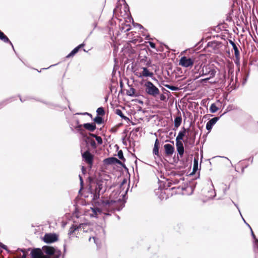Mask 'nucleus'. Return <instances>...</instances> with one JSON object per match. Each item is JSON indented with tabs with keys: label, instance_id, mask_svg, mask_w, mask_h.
Wrapping results in <instances>:
<instances>
[{
	"label": "nucleus",
	"instance_id": "35",
	"mask_svg": "<svg viewBox=\"0 0 258 258\" xmlns=\"http://www.w3.org/2000/svg\"><path fill=\"white\" fill-rule=\"evenodd\" d=\"M36 100L37 101H39V102H41L43 103V104H45L48 105L50 107H55L59 106L57 104H53L51 102H47L45 100H41V99H36Z\"/></svg>",
	"mask_w": 258,
	"mask_h": 258
},
{
	"label": "nucleus",
	"instance_id": "37",
	"mask_svg": "<svg viewBox=\"0 0 258 258\" xmlns=\"http://www.w3.org/2000/svg\"><path fill=\"white\" fill-rule=\"evenodd\" d=\"M159 188L158 190H164L166 189V182L158 179Z\"/></svg>",
	"mask_w": 258,
	"mask_h": 258
},
{
	"label": "nucleus",
	"instance_id": "32",
	"mask_svg": "<svg viewBox=\"0 0 258 258\" xmlns=\"http://www.w3.org/2000/svg\"><path fill=\"white\" fill-rule=\"evenodd\" d=\"M182 117L181 116L176 117L174 120V127L177 128L181 124Z\"/></svg>",
	"mask_w": 258,
	"mask_h": 258
},
{
	"label": "nucleus",
	"instance_id": "40",
	"mask_svg": "<svg viewBox=\"0 0 258 258\" xmlns=\"http://www.w3.org/2000/svg\"><path fill=\"white\" fill-rule=\"evenodd\" d=\"M163 85L166 87L167 88L171 90V91H178L179 90V88L174 85H170V84H163Z\"/></svg>",
	"mask_w": 258,
	"mask_h": 258
},
{
	"label": "nucleus",
	"instance_id": "45",
	"mask_svg": "<svg viewBox=\"0 0 258 258\" xmlns=\"http://www.w3.org/2000/svg\"><path fill=\"white\" fill-rule=\"evenodd\" d=\"M121 123H118L115 126L111 127L110 130V132L112 133H115L118 131V128L122 125Z\"/></svg>",
	"mask_w": 258,
	"mask_h": 258
},
{
	"label": "nucleus",
	"instance_id": "12",
	"mask_svg": "<svg viewBox=\"0 0 258 258\" xmlns=\"http://www.w3.org/2000/svg\"><path fill=\"white\" fill-rule=\"evenodd\" d=\"M103 162V164L105 165H111L121 163V161L114 157H109L108 158H105Z\"/></svg>",
	"mask_w": 258,
	"mask_h": 258
},
{
	"label": "nucleus",
	"instance_id": "36",
	"mask_svg": "<svg viewBox=\"0 0 258 258\" xmlns=\"http://www.w3.org/2000/svg\"><path fill=\"white\" fill-rule=\"evenodd\" d=\"M233 72H234V66L232 64V67H229L228 71V76L230 78L231 81L233 80Z\"/></svg>",
	"mask_w": 258,
	"mask_h": 258
},
{
	"label": "nucleus",
	"instance_id": "15",
	"mask_svg": "<svg viewBox=\"0 0 258 258\" xmlns=\"http://www.w3.org/2000/svg\"><path fill=\"white\" fill-rule=\"evenodd\" d=\"M163 147L166 156H171L175 151L174 147L171 144H166Z\"/></svg>",
	"mask_w": 258,
	"mask_h": 258
},
{
	"label": "nucleus",
	"instance_id": "46",
	"mask_svg": "<svg viewBox=\"0 0 258 258\" xmlns=\"http://www.w3.org/2000/svg\"><path fill=\"white\" fill-rule=\"evenodd\" d=\"M14 98V97H12L6 99L0 102V108H2L4 107L8 102H11L12 99Z\"/></svg>",
	"mask_w": 258,
	"mask_h": 258
},
{
	"label": "nucleus",
	"instance_id": "44",
	"mask_svg": "<svg viewBox=\"0 0 258 258\" xmlns=\"http://www.w3.org/2000/svg\"><path fill=\"white\" fill-rule=\"evenodd\" d=\"M132 28L130 24L124 25V26H121V31H124V32H126L129 31Z\"/></svg>",
	"mask_w": 258,
	"mask_h": 258
},
{
	"label": "nucleus",
	"instance_id": "60",
	"mask_svg": "<svg viewBox=\"0 0 258 258\" xmlns=\"http://www.w3.org/2000/svg\"><path fill=\"white\" fill-rule=\"evenodd\" d=\"M145 64L147 67H152V61H151V60L150 59H148V60L146 61V62H145Z\"/></svg>",
	"mask_w": 258,
	"mask_h": 258
},
{
	"label": "nucleus",
	"instance_id": "61",
	"mask_svg": "<svg viewBox=\"0 0 258 258\" xmlns=\"http://www.w3.org/2000/svg\"><path fill=\"white\" fill-rule=\"evenodd\" d=\"M87 225V223H81L78 225H77V227L78 228V231L81 229L82 228H84V226Z\"/></svg>",
	"mask_w": 258,
	"mask_h": 258
},
{
	"label": "nucleus",
	"instance_id": "48",
	"mask_svg": "<svg viewBox=\"0 0 258 258\" xmlns=\"http://www.w3.org/2000/svg\"><path fill=\"white\" fill-rule=\"evenodd\" d=\"M196 183L195 185H190L189 186H187V187H183L182 186L181 189L182 190H185L187 188H190L191 191L190 194V195H191L193 193V191L196 187Z\"/></svg>",
	"mask_w": 258,
	"mask_h": 258
},
{
	"label": "nucleus",
	"instance_id": "21",
	"mask_svg": "<svg viewBox=\"0 0 258 258\" xmlns=\"http://www.w3.org/2000/svg\"><path fill=\"white\" fill-rule=\"evenodd\" d=\"M188 130L189 127L186 128L184 126L182 127L176 138V141H184L183 138L185 136L186 131Z\"/></svg>",
	"mask_w": 258,
	"mask_h": 258
},
{
	"label": "nucleus",
	"instance_id": "58",
	"mask_svg": "<svg viewBox=\"0 0 258 258\" xmlns=\"http://www.w3.org/2000/svg\"><path fill=\"white\" fill-rule=\"evenodd\" d=\"M159 95L160 100L162 101H165L167 100L166 97L163 94H160Z\"/></svg>",
	"mask_w": 258,
	"mask_h": 258
},
{
	"label": "nucleus",
	"instance_id": "4",
	"mask_svg": "<svg viewBox=\"0 0 258 258\" xmlns=\"http://www.w3.org/2000/svg\"><path fill=\"white\" fill-rule=\"evenodd\" d=\"M88 181L90 184H95V191L100 192L103 187V180L100 177H97L94 175L93 177L89 176L87 178Z\"/></svg>",
	"mask_w": 258,
	"mask_h": 258
},
{
	"label": "nucleus",
	"instance_id": "38",
	"mask_svg": "<svg viewBox=\"0 0 258 258\" xmlns=\"http://www.w3.org/2000/svg\"><path fill=\"white\" fill-rule=\"evenodd\" d=\"M219 110V108L216 106L215 103H212L210 106L209 110L211 113H214Z\"/></svg>",
	"mask_w": 258,
	"mask_h": 258
},
{
	"label": "nucleus",
	"instance_id": "49",
	"mask_svg": "<svg viewBox=\"0 0 258 258\" xmlns=\"http://www.w3.org/2000/svg\"><path fill=\"white\" fill-rule=\"evenodd\" d=\"M93 19L94 22L92 23V26L94 27L93 30L95 29L97 26V20L98 19V16H95L93 15H92Z\"/></svg>",
	"mask_w": 258,
	"mask_h": 258
},
{
	"label": "nucleus",
	"instance_id": "52",
	"mask_svg": "<svg viewBox=\"0 0 258 258\" xmlns=\"http://www.w3.org/2000/svg\"><path fill=\"white\" fill-rule=\"evenodd\" d=\"M122 2H123L124 7V12L125 13L127 12H130V7L126 3L125 0H121Z\"/></svg>",
	"mask_w": 258,
	"mask_h": 258
},
{
	"label": "nucleus",
	"instance_id": "20",
	"mask_svg": "<svg viewBox=\"0 0 258 258\" xmlns=\"http://www.w3.org/2000/svg\"><path fill=\"white\" fill-rule=\"evenodd\" d=\"M160 146V143L158 139H156L153 149V154L154 155L157 156L158 157H160V154L159 153Z\"/></svg>",
	"mask_w": 258,
	"mask_h": 258
},
{
	"label": "nucleus",
	"instance_id": "1",
	"mask_svg": "<svg viewBox=\"0 0 258 258\" xmlns=\"http://www.w3.org/2000/svg\"><path fill=\"white\" fill-rule=\"evenodd\" d=\"M14 258H60L61 250L56 246L44 245L42 248H18L13 251Z\"/></svg>",
	"mask_w": 258,
	"mask_h": 258
},
{
	"label": "nucleus",
	"instance_id": "50",
	"mask_svg": "<svg viewBox=\"0 0 258 258\" xmlns=\"http://www.w3.org/2000/svg\"><path fill=\"white\" fill-rule=\"evenodd\" d=\"M180 156L179 155L177 154V157H175V155L173 158V161L175 163H177L178 162H180L181 163H183L184 160H180L179 158Z\"/></svg>",
	"mask_w": 258,
	"mask_h": 258
},
{
	"label": "nucleus",
	"instance_id": "39",
	"mask_svg": "<svg viewBox=\"0 0 258 258\" xmlns=\"http://www.w3.org/2000/svg\"><path fill=\"white\" fill-rule=\"evenodd\" d=\"M76 231H78V228L77 227V225L75 224H72L71 227L70 228L68 234L69 235H71L73 234Z\"/></svg>",
	"mask_w": 258,
	"mask_h": 258
},
{
	"label": "nucleus",
	"instance_id": "5",
	"mask_svg": "<svg viewBox=\"0 0 258 258\" xmlns=\"http://www.w3.org/2000/svg\"><path fill=\"white\" fill-rule=\"evenodd\" d=\"M42 240L47 244H51L59 240V235L56 233H46L42 237Z\"/></svg>",
	"mask_w": 258,
	"mask_h": 258
},
{
	"label": "nucleus",
	"instance_id": "22",
	"mask_svg": "<svg viewBox=\"0 0 258 258\" xmlns=\"http://www.w3.org/2000/svg\"><path fill=\"white\" fill-rule=\"evenodd\" d=\"M83 125L82 124H80L79 120L77 119L76 120V125L75 126V128L76 131V132L80 134L81 136H82L83 134H84L85 133H86L84 129L83 128Z\"/></svg>",
	"mask_w": 258,
	"mask_h": 258
},
{
	"label": "nucleus",
	"instance_id": "23",
	"mask_svg": "<svg viewBox=\"0 0 258 258\" xmlns=\"http://www.w3.org/2000/svg\"><path fill=\"white\" fill-rule=\"evenodd\" d=\"M127 183V179L126 178H123V179L121 182L120 184H119V190L113 191V193L114 192V196H118L120 193L121 192L122 190L124 189V185L126 184Z\"/></svg>",
	"mask_w": 258,
	"mask_h": 258
},
{
	"label": "nucleus",
	"instance_id": "63",
	"mask_svg": "<svg viewBox=\"0 0 258 258\" xmlns=\"http://www.w3.org/2000/svg\"><path fill=\"white\" fill-rule=\"evenodd\" d=\"M88 193L93 195L95 192L94 191L91 185H89V186L88 188Z\"/></svg>",
	"mask_w": 258,
	"mask_h": 258
},
{
	"label": "nucleus",
	"instance_id": "18",
	"mask_svg": "<svg viewBox=\"0 0 258 258\" xmlns=\"http://www.w3.org/2000/svg\"><path fill=\"white\" fill-rule=\"evenodd\" d=\"M0 40L1 41H3V42L6 43L10 44L11 45V46H12L14 51L15 52V53L17 54V52L15 51V49L14 48V47L13 46V43L10 41L9 38L1 30H0Z\"/></svg>",
	"mask_w": 258,
	"mask_h": 258
},
{
	"label": "nucleus",
	"instance_id": "64",
	"mask_svg": "<svg viewBox=\"0 0 258 258\" xmlns=\"http://www.w3.org/2000/svg\"><path fill=\"white\" fill-rule=\"evenodd\" d=\"M148 57L147 56H144L143 58H141L140 59V62L142 63V62H144L145 63L146 61L148 60Z\"/></svg>",
	"mask_w": 258,
	"mask_h": 258
},
{
	"label": "nucleus",
	"instance_id": "54",
	"mask_svg": "<svg viewBox=\"0 0 258 258\" xmlns=\"http://www.w3.org/2000/svg\"><path fill=\"white\" fill-rule=\"evenodd\" d=\"M233 49L234 51L235 56V57L239 56H240V52H239V50L237 46H236L233 47Z\"/></svg>",
	"mask_w": 258,
	"mask_h": 258
},
{
	"label": "nucleus",
	"instance_id": "10",
	"mask_svg": "<svg viewBox=\"0 0 258 258\" xmlns=\"http://www.w3.org/2000/svg\"><path fill=\"white\" fill-rule=\"evenodd\" d=\"M230 106L229 105L228 107V108L226 109V110L222 115H221L220 116L214 117L213 118H212L208 120V121L206 123V130L208 131V133H210L211 131L213 126L220 119V118L223 115L225 114L228 111L227 109H229L230 108Z\"/></svg>",
	"mask_w": 258,
	"mask_h": 258
},
{
	"label": "nucleus",
	"instance_id": "16",
	"mask_svg": "<svg viewBox=\"0 0 258 258\" xmlns=\"http://www.w3.org/2000/svg\"><path fill=\"white\" fill-rule=\"evenodd\" d=\"M84 131L87 130L90 133L93 132L96 128V125L94 122H87L82 124Z\"/></svg>",
	"mask_w": 258,
	"mask_h": 258
},
{
	"label": "nucleus",
	"instance_id": "47",
	"mask_svg": "<svg viewBox=\"0 0 258 258\" xmlns=\"http://www.w3.org/2000/svg\"><path fill=\"white\" fill-rule=\"evenodd\" d=\"M79 180H80V189L79 191V194H80L81 190H82L84 188V180L82 176L81 175H79Z\"/></svg>",
	"mask_w": 258,
	"mask_h": 258
},
{
	"label": "nucleus",
	"instance_id": "42",
	"mask_svg": "<svg viewBox=\"0 0 258 258\" xmlns=\"http://www.w3.org/2000/svg\"><path fill=\"white\" fill-rule=\"evenodd\" d=\"M117 156L118 158L121 160V161H123V162H125V158L124 157L123 151L121 150L117 151Z\"/></svg>",
	"mask_w": 258,
	"mask_h": 258
},
{
	"label": "nucleus",
	"instance_id": "33",
	"mask_svg": "<svg viewBox=\"0 0 258 258\" xmlns=\"http://www.w3.org/2000/svg\"><path fill=\"white\" fill-rule=\"evenodd\" d=\"M163 190H158V191L155 190V194L157 196H158V198L161 200H163L164 198L167 199V197H165V192L163 191Z\"/></svg>",
	"mask_w": 258,
	"mask_h": 258
},
{
	"label": "nucleus",
	"instance_id": "26",
	"mask_svg": "<svg viewBox=\"0 0 258 258\" xmlns=\"http://www.w3.org/2000/svg\"><path fill=\"white\" fill-rule=\"evenodd\" d=\"M114 112L116 114L120 116L122 119L126 121H130V118L123 113L121 109H116Z\"/></svg>",
	"mask_w": 258,
	"mask_h": 258
},
{
	"label": "nucleus",
	"instance_id": "34",
	"mask_svg": "<svg viewBox=\"0 0 258 258\" xmlns=\"http://www.w3.org/2000/svg\"><path fill=\"white\" fill-rule=\"evenodd\" d=\"M0 248L5 249L6 251H7L9 253L11 258H14L13 255V251H15V250H8L7 246L5 244H3L2 242H0ZM16 250V249H15V250Z\"/></svg>",
	"mask_w": 258,
	"mask_h": 258
},
{
	"label": "nucleus",
	"instance_id": "29",
	"mask_svg": "<svg viewBox=\"0 0 258 258\" xmlns=\"http://www.w3.org/2000/svg\"><path fill=\"white\" fill-rule=\"evenodd\" d=\"M200 169L201 166H200V169L199 168V156L198 155L197 156L194 157L192 169H194L195 171H198Z\"/></svg>",
	"mask_w": 258,
	"mask_h": 258
},
{
	"label": "nucleus",
	"instance_id": "25",
	"mask_svg": "<svg viewBox=\"0 0 258 258\" xmlns=\"http://www.w3.org/2000/svg\"><path fill=\"white\" fill-rule=\"evenodd\" d=\"M126 94L128 96L131 97H138L139 96V93H138L136 90L133 87H131L130 90H127Z\"/></svg>",
	"mask_w": 258,
	"mask_h": 258
},
{
	"label": "nucleus",
	"instance_id": "14",
	"mask_svg": "<svg viewBox=\"0 0 258 258\" xmlns=\"http://www.w3.org/2000/svg\"><path fill=\"white\" fill-rule=\"evenodd\" d=\"M176 148L177 152V155H179L180 158L183 156L184 153V148L183 144V141H176Z\"/></svg>",
	"mask_w": 258,
	"mask_h": 258
},
{
	"label": "nucleus",
	"instance_id": "30",
	"mask_svg": "<svg viewBox=\"0 0 258 258\" xmlns=\"http://www.w3.org/2000/svg\"><path fill=\"white\" fill-rule=\"evenodd\" d=\"M128 19H130V22H131L132 21V24L133 25V26L134 27H139L140 29H145V28H144V27L140 24H139V23H135L134 21V19L133 18V17H132L131 15L130 16H128Z\"/></svg>",
	"mask_w": 258,
	"mask_h": 258
},
{
	"label": "nucleus",
	"instance_id": "57",
	"mask_svg": "<svg viewBox=\"0 0 258 258\" xmlns=\"http://www.w3.org/2000/svg\"><path fill=\"white\" fill-rule=\"evenodd\" d=\"M118 164L120 165L125 170V171L128 172V169L123 161H121V163Z\"/></svg>",
	"mask_w": 258,
	"mask_h": 258
},
{
	"label": "nucleus",
	"instance_id": "24",
	"mask_svg": "<svg viewBox=\"0 0 258 258\" xmlns=\"http://www.w3.org/2000/svg\"><path fill=\"white\" fill-rule=\"evenodd\" d=\"M249 72H250V69L248 68L243 73L242 78V80H241L242 86H244L246 84V83L247 81L248 78L249 77Z\"/></svg>",
	"mask_w": 258,
	"mask_h": 258
},
{
	"label": "nucleus",
	"instance_id": "31",
	"mask_svg": "<svg viewBox=\"0 0 258 258\" xmlns=\"http://www.w3.org/2000/svg\"><path fill=\"white\" fill-rule=\"evenodd\" d=\"M90 209L91 210L92 213L90 214V217L98 218V216H97V212H99V208L92 207L90 208Z\"/></svg>",
	"mask_w": 258,
	"mask_h": 258
},
{
	"label": "nucleus",
	"instance_id": "13",
	"mask_svg": "<svg viewBox=\"0 0 258 258\" xmlns=\"http://www.w3.org/2000/svg\"><path fill=\"white\" fill-rule=\"evenodd\" d=\"M251 235L253 241V250L255 253V258H257L258 256V238H256L254 232L252 231V228L250 229Z\"/></svg>",
	"mask_w": 258,
	"mask_h": 258
},
{
	"label": "nucleus",
	"instance_id": "41",
	"mask_svg": "<svg viewBox=\"0 0 258 258\" xmlns=\"http://www.w3.org/2000/svg\"><path fill=\"white\" fill-rule=\"evenodd\" d=\"M96 113H97V115H99V116H100V115L103 116L105 114V112L104 108L103 107H101V106L98 107L97 109Z\"/></svg>",
	"mask_w": 258,
	"mask_h": 258
},
{
	"label": "nucleus",
	"instance_id": "56",
	"mask_svg": "<svg viewBox=\"0 0 258 258\" xmlns=\"http://www.w3.org/2000/svg\"><path fill=\"white\" fill-rule=\"evenodd\" d=\"M234 61L237 66L239 67V66H240V56L235 57V59L234 60Z\"/></svg>",
	"mask_w": 258,
	"mask_h": 258
},
{
	"label": "nucleus",
	"instance_id": "2",
	"mask_svg": "<svg viewBox=\"0 0 258 258\" xmlns=\"http://www.w3.org/2000/svg\"><path fill=\"white\" fill-rule=\"evenodd\" d=\"M100 192H97L95 191V192L93 194V198L92 200L94 201L95 205L98 206H102V207H106L107 206L112 205H114L116 202H119L120 201V199H118L117 200H103L100 199Z\"/></svg>",
	"mask_w": 258,
	"mask_h": 258
},
{
	"label": "nucleus",
	"instance_id": "3",
	"mask_svg": "<svg viewBox=\"0 0 258 258\" xmlns=\"http://www.w3.org/2000/svg\"><path fill=\"white\" fill-rule=\"evenodd\" d=\"M144 86L145 87V92L148 95L156 97L160 94L159 89L151 81H147Z\"/></svg>",
	"mask_w": 258,
	"mask_h": 258
},
{
	"label": "nucleus",
	"instance_id": "59",
	"mask_svg": "<svg viewBox=\"0 0 258 258\" xmlns=\"http://www.w3.org/2000/svg\"><path fill=\"white\" fill-rule=\"evenodd\" d=\"M85 45V44L84 42H83L82 43L78 45L77 46L75 47L76 49H77V50L79 51V50L81 48H83Z\"/></svg>",
	"mask_w": 258,
	"mask_h": 258
},
{
	"label": "nucleus",
	"instance_id": "28",
	"mask_svg": "<svg viewBox=\"0 0 258 258\" xmlns=\"http://www.w3.org/2000/svg\"><path fill=\"white\" fill-rule=\"evenodd\" d=\"M195 136H192L190 137L188 140L186 139L184 141H183V142L184 143V144L186 145V144H188L191 147H193L195 146Z\"/></svg>",
	"mask_w": 258,
	"mask_h": 258
},
{
	"label": "nucleus",
	"instance_id": "62",
	"mask_svg": "<svg viewBox=\"0 0 258 258\" xmlns=\"http://www.w3.org/2000/svg\"><path fill=\"white\" fill-rule=\"evenodd\" d=\"M213 78V77H211V76H210L209 77L201 79V82L202 83H207L210 79H211V78Z\"/></svg>",
	"mask_w": 258,
	"mask_h": 258
},
{
	"label": "nucleus",
	"instance_id": "9",
	"mask_svg": "<svg viewBox=\"0 0 258 258\" xmlns=\"http://www.w3.org/2000/svg\"><path fill=\"white\" fill-rule=\"evenodd\" d=\"M195 62V59L192 57H187L186 56H182L179 61V65L184 67L188 68L192 67Z\"/></svg>",
	"mask_w": 258,
	"mask_h": 258
},
{
	"label": "nucleus",
	"instance_id": "43",
	"mask_svg": "<svg viewBox=\"0 0 258 258\" xmlns=\"http://www.w3.org/2000/svg\"><path fill=\"white\" fill-rule=\"evenodd\" d=\"M79 51L77 50V49H76L75 47L66 56V58H70L72 57L75 55Z\"/></svg>",
	"mask_w": 258,
	"mask_h": 258
},
{
	"label": "nucleus",
	"instance_id": "6",
	"mask_svg": "<svg viewBox=\"0 0 258 258\" xmlns=\"http://www.w3.org/2000/svg\"><path fill=\"white\" fill-rule=\"evenodd\" d=\"M216 73V71L214 69V64L212 65H204L200 72L201 76H211V77H214Z\"/></svg>",
	"mask_w": 258,
	"mask_h": 258
},
{
	"label": "nucleus",
	"instance_id": "17",
	"mask_svg": "<svg viewBox=\"0 0 258 258\" xmlns=\"http://www.w3.org/2000/svg\"><path fill=\"white\" fill-rule=\"evenodd\" d=\"M222 45V42L216 40L209 41L208 42L207 46L209 47H212L213 49L216 50L220 48Z\"/></svg>",
	"mask_w": 258,
	"mask_h": 258
},
{
	"label": "nucleus",
	"instance_id": "11",
	"mask_svg": "<svg viewBox=\"0 0 258 258\" xmlns=\"http://www.w3.org/2000/svg\"><path fill=\"white\" fill-rule=\"evenodd\" d=\"M81 137L84 140L87 146L90 145L93 149L97 148V145L95 141L88 137L86 133L83 134Z\"/></svg>",
	"mask_w": 258,
	"mask_h": 258
},
{
	"label": "nucleus",
	"instance_id": "8",
	"mask_svg": "<svg viewBox=\"0 0 258 258\" xmlns=\"http://www.w3.org/2000/svg\"><path fill=\"white\" fill-rule=\"evenodd\" d=\"M130 188V185H127V187L126 188L124 193L121 195L122 199H120V201L119 202H116L115 204H118L119 203H121V204L119 205H117L116 208H115L113 211L115 212V211H121L123 207L125 206V203L126 202V200L127 199V192Z\"/></svg>",
	"mask_w": 258,
	"mask_h": 258
},
{
	"label": "nucleus",
	"instance_id": "19",
	"mask_svg": "<svg viewBox=\"0 0 258 258\" xmlns=\"http://www.w3.org/2000/svg\"><path fill=\"white\" fill-rule=\"evenodd\" d=\"M142 69L143 71L141 73H140L139 77H153V73L150 72L147 67H143Z\"/></svg>",
	"mask_w": 258,
	"mask_h": 258
},
{
	"label": "nucleus",
	"instance_id": "53",
	"mask_svg": "<svg viewBox=\"0 0 258 258\" xmlns=\"http://www.w3.org/2000/svg\"><path fill=\"white\" fill-rule=\"evenodd\" d=\"M64 244L63 245V254L62 255V258H64L65 254L67 252V240L65 239L64 241Z\"/></svg>",
	"mask_w": 258,
	"mask_h": 258
},
{
	"label": "nucleus",
	"instance_id": "51",
	"mask_svg": "<svg viewBox=\"0 0 258 258\" xmlns=\"http://www.w3.org/2000/svg\"><path fill=\"white\" fill-rule=\"evenodd\" d=\"M204 43V39H202L198 43H197L195 47L197 50H199L201 47L203 46Z\"/></svg>",
	"mask_w": 258,
	"mask_h": 258
},
{
	"label": "nucleus",
	"instance_id": "27",
	"mask_svg": "<svg viewBox=\"0 0 258 258\" xmlns=\"http://www.w3.org/2000/svg\"><path fill=\"white\" fill-rule=\"evenodd\" d=\"M92 120L95 124H102L104 123V118L102 116L99 115H96L94 118H93Z\"/></svg>",
	"mask_w": 258,
	"mask_h": 258
},
{
	"label": "nucleus",
	"instance_id": "55",
	"mask_svg": "<svg viewBox=\"0 0 258 258\" xmlns=\"http://www.w3.org/2000/svg\"><path fill=\"white\" fill-rule=\"evenodd\" d=\"M97 144L99 145H101L103 144V141L102 138L100 136H97L95 139Z\"/></svg>",
	"mask_w": 258,
	"mask_h": 258
},
{
	"label": "nucleus",
	"instance_id": "7",
	"mask_svg": "<svg viewBox=\"0 0 258 258\" xmlns=\"http://www.w3.org/2000/svg\"><path fill=\"white\" fill-rule=\"evenodd\" d=\"M81 155L83 161L88 164L89 167L90 169L92 168L94 164V155H93L88 150L83 152L82 150Z\"/></svg>",
	"mask_w": 258,
	"mask_h": 258
}]
</instances>
